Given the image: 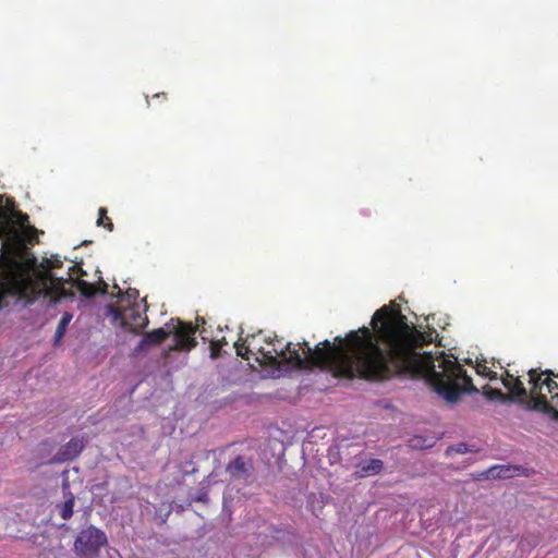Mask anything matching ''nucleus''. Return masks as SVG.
Listing matches in <instances>:
<instances>
[{
    "label": "nucleus",
    "instance_id": "nucleus-13",
    "mask_svg": "<svg viewBox=\"0 0 558 558\" xmlns=\"http://www.w3.org/2000/svg\"><path fill=\"white\" fill-rule=\"evenodd\" d=\"M520 468L514 465H494L488 470V477L490 478H510L518 475Z\"/></svg>",
    "mask_w": 558,
    "mask_h": 558
},
{
    "label": "nucleus",
    "instance_id": "nucleus-15",
    "mask_svg": "<svg viewBox=\"0 0 558 558\" xmlns=\"http://www.w3.org/2000/svg\"><path fill=\"white\" fill-rule=\"evenodd\" d=\"M124 320L126 325H130L131 329L140 330L146 327L148 319L146 316L135 312L134 310L126 311L124 314Z\"/></svg>",
    "mask_w": 558,
    "mask_h": 558
},
{
    "label": "nucleus",
    "instance_id": "nucleus-17",
    "mask_svg": "<svg viewBox=\"0 0 558 558\" xmlns=\"http://www.w3.org/2000/svg\"><path fill=\"white\" fill-rule=\"evenodd\" d=\"M57 507L59 509L60 517L63 520H69L73 515L74 496L70 494L69 498Z\"/></svg>",
    "mask_w": 558,
    "mask_h": 558
},
{
    "label": "nucleus",
    "instance_id": "nucleus-26",
    "mask_svg": "<svg viewBox=\"0 0 558 558\" xmlns=\"http://www.w3.org/2000/svg\"><path fill=\"white\" fill-rule=\"evenodd\" d=\"M553 399H557V405H558V393L556 396L553 397ZM554 416L558 418V411H555L554 412Z\"/></svg>",
    "mask_w": 558,
    "mask_h": 558
},
{
    "label": "nucleus",
    "instance_id": "nucleus-1",
    "mask_svg": "<svg viewBox=\"0 0 558 558\" xmlns=\"http://www.w3.org/2000/svg\"><path fill=\"white\" fill-rule=\"evenodd\" d=\"M345 338L320 342L317 352L306 362L320 365L335 377L384 381L400 375L426 378L433 389L447 402H453V361L450 354L421 353L420 349L436 341L437 331H421L402 314L395 301L378 308L371 320Z\"/></svg>",
    "mask_w": 558,
    "mask_h": 558
},
{
    "label": "nucleus",
    "instance_id": "nucleus-16",
    "mask_svg": "<svg viewBox=\"0 0 558 558\" xmlns=\"http://www.w3.org/2000/svg\"><path fill=\"white\" fill-rule=\"evenodd\" d=\"M72 318H73V316L69 312H64L62 314L61 319L59 320L56 332H54V345H58L61 342Z\"/></svg>",
    "mask_w": 558,
    "mask_h": 558
},
{
    "label": "nucleus",
    "instance_id": "nucleus-29",
    "mask_svg": "<svg viewBox=\"0 0 558 558\" xmlns=\"http://www.w3.org/2000/svg\"><path fill=\"white\" fill-rule=\"evenodd\" d=\"M520 547H522V548L525 547V542L524 541L520 542Z\"/></svg>",
    "mask_w": 558,
    "mask_h": 558
},
{
    "label": "nucleus",
    "instance_id": "nucleus-3",
    "mask_svg": "<svg viewBox=\"0 0 558 558\" xmlns=\"http://www.w3.org/2000/svg\"><path fill=\"white\" fill-rule=\"evenodd\" d=\"M264 343L272 347V351L267 350L264 359H257L260 365L279 367L281 364H286L300 369H320V365H310L306 362L315 356L317 352H323L320 342L313 349L306 341L293 344L292 342H284L282 338L274 335L264 338Z\"/></svg>",
    "mask_w": 558,
    "mask_h": 558
},
{
    "label": "nucleus",
    "instance_id": "nucleus-19",
    "mask_svg": "<svg viewBox=\"0 0 558 558\" xmlns=\"http://www.w3.org/2000/svg\"><path fill=\"white\" fill-rule=\"evenodd\" d=\"M466 362L472 365L476 374L488 377L492 380L496 378V374L492 372L485 364L476 362L475 365H473L472 360H466Z\"/></svg>",
    "mask_w": 558,
    "mask_h": 558
},
{
    "label": "nucleus",
    "instance_id": "nucleus-4",
    "mask_svg": "<svg viewBox=\"0 0 558 558\" xmlns=\"http://www.w3.org/2000/svg\"><path fill=\"white\" fill-rule=\"evenodd\" d=\"M529 383L531 384L530 392L524 388L523 384L519 379L506 378L502 379L504 386L509 389L511 395L518 399H526L530 396L531 401L534 403V408L544 412H549L551 407L547 401L546 393L543 392L545 389L548 393H551L558 388L556 381L550 378L544 380L541 379V374L535 369L529 372Z\"/></svg>",
    "mask_w": 558,
    "mask_h": 558
},
{
    "label": "nucleus",
    "instance_id": "nucleus-8",
    "mask_svg": "<svg viewBox=\"0 0 558 558\" xmlns=\"http://www.w3.org/2000/svg\"><path fill=\"white\" fill-rule=\"evenodd\" d=\"M456 402L461 393L474 392L478 400H482L478 389L473 385L472 377L463 369L459 359L456 356Z\"/></svg>",
    "mask_w": 558,
    "mask_h": 558
},
{
    "label": "nucleus",
    "instance_id": "nucleus-18",
    "mask_svg": "<svg viewBox=\"0 0 558 558\" xmlns=\"http://www.w3.org/2000/svg\"><path fill=\"white\" fill-rule=\"evenodd\" d=\"M481 450V446L477 442H460L456 445V454L465 453H477Z\"/></svg>",
    "mask_w": 558,
    "mask_h": 558
},
{
    "label": "nucleus",
    "instance_id": "nucleus-31",
    "mask_svg": "<svg viewBox=\"0 0 558 558\" xmlns=\"http://www.w3.org/2000/svg\"><path fill=\"white\" fill-rule=\"evenodd\" d=\"M527 548L532 547V546H535V544H531V543H527Z\"/></svg>",
    "mask_w": 558,
    "mask_h": 558
},
{
    "label": "nucleus",
    "instance_id": "nucleus-9",
    "mask_svg": "<svg viewBox=\"0 0 558 558\" xmlns=\"http://www.w3.org/2000/svg\"><path fill=\"white\" fill-rule=\"evenodd\" d=\"M171 335V330H166L163 328H157L153 331L144 333L142 340L137 344L135 351L142 352L149 347H155L161 344L169 336Z\"/></svg>",
    "mask_w": 558,
    "mask_h": 558
},
{
    "label": "nucleus",
    "instance_id": "nucleus-20",
    "mask_svg": "<svg viewBox=\"0 0 558 558\" xmlns=\"http://www.w3.org/2000/svg\"><path fill=\"white\" fill-rule=\"evenodd\" d=\"M98 213H99V217L97 220V226L104 227L105 229H107L108 231L111 232L113 230V223H112L111 219L107 216V209L104 207H100Z\"/></svg>",
    "mask_w": 558,
    "mask_h": 558
},
{
    "label": "nucleus",
    "instance_id": "nucleus-12",
    "mask_svg": "<svg viewBox=\"0 0 558 558\" xmlns=\"http://www.w3.org/2000/svg\"><path fill=\"white\" fill-rule=\"evenodd\" d=\"M85 444L81 438H72L60 451V460L70 461L76 458L84 449Z\"/></svg>",
    "mask_w": 558,
    "mask_h": 558
},
{
    "label": "nucleus",
    "instance_id": "nucleus-5",
    "mask_svg": "<svg viewBox=\"0 0 558 558\" xmlns=\"http://www.w3.org/2000/svg\"><path fill=\"white\" fill-rule=\"evenodd\" d=\"M107 542L105 532L89 525L78 532L73 550L77 558H98Z\"/></svg>",
    "mask_w": 558,
    "mask_h": 558
},
{
    "label": "nucleus",
    "instance_id": "nucleus-23",
    "mask_svg": "<svg viewBox=\"0 0 558 558\" xmlns=\"http://www.w3.org/2000/svg\"><path fill=\"white\" fill-rule=\"evenodd\" d=\"M209 348H210V357L213 360H215V359L219 357V355H220V350L222 348V342H220V341H211Z\"/></svg>",
    "mask_w": 558,
    "mask_h": 558
},
{
    "label": "nucleus",
    "instance_id": "nucleus-27",
    "mask_svg": "<svg viewBox=\"0 0 558 558\" xmlns=\"http://www.w3.org/2000/svg\"><path fill=\"white\" fill-rule=\"evenodd\" d=\"M21 221L24 222V221H28V216L27 215H22L21 216Z\"/></svg>",
    "mask_w": 558,
    "mask_h": 558
},
{
    "label": "nucleus",
    "instance_id": "nucleus-10",
    "mask_svg": "<svg viewBox=\"0 0 558 558\" xmlns=\"http://www.w3.org/2000/svg\"><path fill=\"white\" fill-rule=\"evenodd\" d=\"M73 286L85 298H94L97 294L104 295L108 290V284L102 279H99L98 283H90L78 278L74 281Z\"/></svg>",
    "mask_w": 558,
    "mask_h": 558
},
{
    "label": "nucleus",
    "instance_id": "nucleus-28",
    "mask_svg": "<svg viewBox=\"0 0 558 558\" xmlns=\"http://www.w3.org/2000/svg\"><path fill=\"white\" fill-rule=\"evenodd\" d=\"M196 320H197V323L205 324V319L204 318H197Z\"/></svg>",
    "mask_w": 558,
    "mask_h": 558
},
{
    "label": "nucleus",
    "instance_id": "nucleus-6",
    "mask_svg": "<svg viewBox=\"0 0 558 558\" xmlns=\"http://www.w3.org/2000/svg\"><path fill=\"white\" fill-rule=\"evenodd\" d=\"M263 331H258L257 333L247 335L245 339L240 338L238 342L234 343L236 354L244 360H250V356H254L255 360L264 359V354L267 351L264 343Z\"/></svg>",
    "mask_w": 558,
    "mask_h": 558
},
{
    "label": "nucleus",
    "instance_id": "nucleus-30",
    "mask_svg": "<svg viewBox=\"0 0 558 558\" xmlns=\"http://www.w3.org/2000/svg\"><path fill=\"white\" fill-rule=\"evenodd\" d=\"M265 348H266V350L272 351V347L266 345Z\"/></svg>",
    "mask_w": 558,
    "mask_h": 558
},
{
    "label": "nucleus",
    "instance_id": "nucleus-25",
    "mask_svg": "<svg viewBox=\"0 0 558 558\" xmlns=\"http://www.w3.org/2000/svg\"><path fill=\"white\" fill-rule=\"evenodd\" d=\"M154 98H159V97H162L163 99H166L167 95L166 93H157L153 96Z\"/></svg>",
    "mask_w": 558,
    "mask_h": 558
},
{
    "label": "nucleus",
    "instance_id": "nucleus-7",
    "mask_svg": "<svg viewBox=\"0 0 558 558\" xmlns=\"http://www.w3.org/2000/svg\"><path fill=\"white\" fill-rule=\"evenodd\" d=\"M198 325L192 323L178 322L170 330L174 335L175 343L169 348V351H190L196 345L195 333Z\"/></svg>",
    "mask_w": 558,
    "mask_h": 558
},
{
    "label": "nucleus",
    "instance_id": "nucleus-22",
    "mask_svg": "<svg viewBox=\"0 0 558 558\" xmlns=\"http://www.w3.org/2000/svg\"><path fill=\"white\" fill-rule=\"evenodd\" d=\"M432 446H433L432 439L422 438V437H417V436L410 439V447L413 449L422 450L425 448H429Z\"/></svg>",
    "mask_w": 558,
    "mask_h": 558
},
{
    "label": "nucleus",
    "instance_id": "nucleus-14",
    "mask_svg": "<svg viewBox=\"0 0 558 558\" xmlns=\"http://www.w3.org/2000/svg\"><path fill=\"white\" fill-rule=\"evenodd\" d=\"M384 469V462L380 459H371L368 462L360 464L356 473L359 476L376 475Z\"/></svg>",
    "mask_w": 558,
    "mask_h": 558
},
{
    "label": "nucleus",
    "instance_id": "nucleus-24",
    "mask_svg": "<svg viewBox=\"0 0 558 558\" xmlns=\"http://www.w3.org/2000/svg\"><path fill=\"white\" fill-rule=\"evenodd\" d=\"M76 269L81 272V275H85V271L81 267H78V266H72L71 267V270H73V271L76 270Z\"/></svg>",
    "mask_w": 558,
    "mask_h": 558
},
{
    "label": "nucleus",
    "instance_id": "nucleus-21",
    "mask_svg": "<svg viewBox=\"0 0 558 558\" xmlns=\"http://www.w3.org/2000/svg\"><path fill=\"white\" fill-rule=\"evenodd\" d=\"M484 397L488 400L505 402L508 400L500 389L485 388Z\"/></svg>",
    "mask_w": 558,
    "mask_h": 558
},
{
    "label": "nucleus",
    "instance_id": "nucleus-2",
    "mask_svg": "<svg viewBox=\"0 0 558 558\" xmlns=\"http://www.w3.org/2000/svg\"><path fill=\"white\" fill-rule=\"evenodd\" d=\"M46 270L36 277L24 271H0V312L13 302L31 304L38 298L52 299L62 287L50 269L60 268L62 260L52 256L45 260Z\"/></svg>",
    "mask_w": 558,
    "mask_h": 558
},
{
    "label": "nucleus",
    "instance_id": "nucleus-11",
    "mask_svg": "<svg viewBox=\"0 0 558 558\" xmlns=\"http://www.w3.org/2000/svg\"><path fill=\"white\" fill-rule=\"evenodd\" d=\"M253 465L247 463L242 456H238L235 459L230 461L227 466V473L235 480L246 478L251 475Z\"/></svg>",
    "mask_w": 558,
    "mask_h": 558
}]
</instances>
